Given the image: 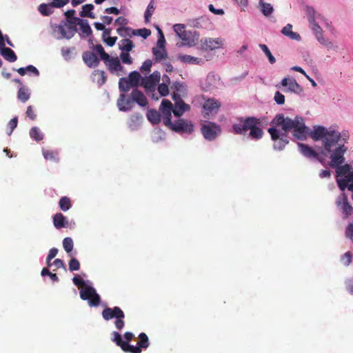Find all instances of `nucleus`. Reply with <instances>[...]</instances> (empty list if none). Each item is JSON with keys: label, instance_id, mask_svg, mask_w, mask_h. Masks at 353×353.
<instances>
[{"label": "nucleus", "instance_id": "6e6d98bb", "mask_svg": "<svg viewBox=\"0 0 353 353\" xmlns=\"http://www.w3.org/2000/svg\"><path fill=\"white\" fill-rule=\"evenodd\" d=\"M353 254L351 252H347L344 254V255L341 257V261L345 265H348L352 261Z\"/></svg>", "mask_w": 353, "mask_h": 353}, {"label": "nucleus", "instance_id": "a878e982", "mask_svg": "<svg viewBox=\"0 0 353 353\" xmlns=\"http://www.w3.org/2000/svg\"><path fill=\"white\" fill-rule=\"evenodd\" d=\"M259 8L262 14L266 17H269L274 12L272 4L265 2L263 0L259 1Z\"/></svg>", "mask_w": 353, "mask_h": 353}, {"label": "nucleus", "instance_id": "7ed1b4c3", "mask_svg": "<svg viewBox=\"0 0 353 353\" xmlns=\"http://www.w3.org/2000/svg\"><path fill=\"white\" fill-rule=\"evenodd\" d=\"M172 103L168 99H163L159 108L161 113L164 117V124L171 130L177 132L191 133L194 130V125L183 119L176 122L171 121Z\"/></svg>", "mask_w": 353, "mask_h": 353}, {"label": "nucleus", "instance_id": "c756f323", "mask_svg": "<svg viewBox=\"0 0 353 353\" xmlns=\"http://www.w3.org/2000/svg\"><path fill=\"white\" fill-rule=\"evenodd\" d=\"M79 26H80L79 34L81 37H87L92 33L91 28L87 20H83Z\"/></svg>", "mask_w": 353, "mask_h": 353}, {"label": "nucleus", "instance_id": "79ce46f5", "mask_svg": "<svg viewBox=\"0 0 353 353\" xmlns=\"http://www.w3.org/2000/svg\"><path fill=\"white\" fill-rule=\"evenodd\" d=\"M42 153L43 157L46 160H51L55 162H57L59 161L57 152L43 150Z\"/></svg>", "mask_w": 353, "mask_h": 353}, {"label": "nucleus", "instance_id": "f704fd0d", "mask_svg": "<svg viewBox=\"0 0 353 353\" xmlns=\"http://www.w3.org/2000/svg\"><path fill=\"white\" fill-rule=\"evenodd\" d=\"M132 41L128 39H122L119 43V49L122 52H129L134 48Z\"/></svg>", "mask_w": 353, "mask_h": 353}, {"label": "nucleus", "instance_id": "412c9836", "mask_svg": "<svg viewBox=\"0 0 353 353\" xmlns=\"http://www.w3.org/2000/svg\"><path fill=\"white\" fill-rule=\"evenodd\" d=\"M83 59L85 64L90 68H94L98 65L99 59L94 52H86L83 54Z\"/></svg>", "mask_w": 353, "mask_h": 353}, {"label": "nucleus", "instance_id": "0eeeda50", "mask_svg": "<svg viewBox=\"0 0 353 353\" xmlns=\"http://www.w3.org/2000/svg\"><path fill=\"white\" fill-rule=\"evenodd\" d=\"M225 46V40L221 37H204L200 41V48L205 51H213L222 49Z\"/></svg>", "mask_w": 353, "mask_h": 353}, {"label": "nucleus", "instance_id": "4c0bfd02", "mask_svg": "<svg viewBox=\"0 0 353 353\" xmlns=\"http://www.w3.org/2000/svg\"><path fill=\"white\" fill-rule=\"evenodd\" d=\"M319 42L325 46L328 50H336L338 49V46L334 42L330 41L325 37L321 38V40H319Z\"/></svg>", "mask_w": 353, "mask_h": 353}, {"label": "nucleus", "instance_id": "20e7f679", "mask_svg": "<svg viewBox=\"0 0 353 353\" xmlns=\"http://www.w3.org/2000/svg\"><path fill=\"white\" fill-rule=\"evenodd\" d=\"M74 284L81 288L80 297L83 300H87L90 307H96L99 305L100 296L90 281H83L79 276H75L72 279Z\"/></svg>", "mask_w": 353, "mask_h": 353}, {"label": "nucleus", "instance_id": "f8f14e48", "mask_svg": "<svg viewBox=\"0 0 353 353\" xmlns=\"http://www.w3.org/2000/svg\"><path fill=\"white\" fill-rule=\"evenodd\" d=\"M221 106L220 102L215 99H208L205 100L203 105V113L204 117L213 116L218 112Z\"/></svg>", "mask_w": 353, "mask_h": 353}, {"label": "nucleus", "instance_id": "052dcab7", "mask_svg": "<svg viewBox=\"0 0 353 353\" xmlns=\"http://www.w3.org/2000/svg\"><path fill=\"white\" fill-rule=\"evenodd\" d=\"M135 32H136L135 35H139V36L143 37V39H146L151 34V31L147 28H142V29L137 30H135Z\"/></svg>", "mask_w": 353, "mask_h": 353}, {"label": "nucleus", "instance_id": "423d86ee", "mask_svg": "<svg viewBox=\"0 0 353 353\" xmlns=\"http://www.w3.org/2000/svg\"><path fill=\"white\" fill-rule=\"evenodd\" d=\"M76 32V27L65 21H61L58 26L53 28L54 36L57 39H70Z\"/></svg>", "mask_w": 353, "mask_h": 353}, {"label": "nucleus", "instance_id": "f257e3e1", "mask_svg": "<svg viewBox=\"0 0 353 353\" xmlns=\"http://www.w3.org/2000/svg\"><path fill=\"white\" fill-rule=\"evenodd\" d=\"M309 134L314 141H321V150L316 152L307 145L299 143V152L308 159L317 160L323 165L327 163L335 168L336 183L340 190L344 191L348 186L352 190L353 185L349 183H353V162L342 165L347 150L345 143L350 138L348 131L339 132L332 126L327 128L323 125H314Z\"/></svg>", "mask_w": 353, "mask_h": 353}, {"label": "nucleus", "instance_id": "a19ab883", "mask_svg": "<svg viewBox=\"0 0 353 353\" xmlns=\"http://www.w3.org/2000/svg\"><path fill=\"white\" fill-rule=\"evenodd\" d=\"M141 117L139 114H133L131 116L129 121V127L132 130H136L139 128L141 123Z\"/></svg>", "mask_w": 353, "mask_h": 353}, {"label": "nucleus", "instance_id": "e433bc0d", "mask_svg": "<svg viewBox=\"0 0 353 353\" xmlns=\"http://www.w3.org/2000/svg\"><path fill=\"white\" fill-rule=\"evenodd\" d=\"M52 4L41 3L39 6V12L43 16H48L52 13Z\"/></svg>", "mask_w": 353, "mask_h": 353}, {"label": "nucleus", "instance_id": "4d7b16f0", "mask_svg": "<svg viewBox=\"0 0 353 353\" xmlns=\"http://www.w3.org/2000/svg\"><path fill=\"white\" fill-rule=\"evenodd\" d=\"M74 48H63L61 50V55L65 60L70 59L72 58V52Z\"/></svg>", "mask_w": 353, "mask_h": 353}, {"label": "nucleus", "instance_id": "a18cd8bd", "mask_svg": "<svg viewBox=\"0 0 353 353\" xmlns=\"http://www.w3.org/2000/svg\"><path fill=\"white\" fill-rule=\"evenodd\" d=\"M259 48L262 50V51L267 56L270 63L271 64H274L276 62V59L272 54V53H271L270 50H269V48H268V46L265 44H259Z\"/></svg>", "mask_w": 353, "mask_h": 353}, {"label": "nucleus", "instance_id": "7c9ffc66", "mask_svg": "<svg viewBox=\"0 0 353 353\" xmlns=\"http://www.w3.org/2000/svg\"><path fill=\"white\" fill-rule=\"evenodd\" d=\"M147 118L152 124H158L161 121V114L155 110H149Z\"/></svg>", "mask_w": 353, "mask_h": 353}, {"label": "nucleus", "instance_id": "603ef678", "mask_svg": "<svg viewBox=\"0 0 353 353\" xmlns=\"http://www.w3.org/2000/svg\"><path fill=\"white\" fill-rule=\"evenodd\" d=\"M158 92L161 97H165L169 94V85L160 83L158 86Z\"/></svg>", "mask_w": 353, "mask_h": 353}, {"label": "nucleus", "instance_id": "bf43d9fd", "mask_svg": "<svg viewBox=\"0 0 353 353\" xmlns=\"http://www.w3.org/2000/svg\"><path fill=\"white\" fill-rule=\"evenodd\" d=\"M159 39H158V41L157 42V46H156V48H165V37L163 36V34L162 32V31L159 29Z\"/></svg>", "mask_w": 353, "mask_h": 353}, {"label": "nucleus", "instance_id": "774afa93", "mask_svg": "<svg viewBox=\"0 0 353 353\" xmlns=\"http://www.w3.org/2000/svg\"><path fill=\"white\" fill-rule=\"evenodd\" d=\"M345 235L350 239H353V223L349 224L345 230Z\"/></svg>", "mask_w": 353, "mask_h": 353}, {"label": "nucleus", "instance_id": "58836bf2", "mask_svg": "<svg viewBox=\"0 0 353 353\" xmlns=\"http://www.w3.org/2000/svg\"><path fill=\"white\" fill-rule=\"evenodd\" d=\"M155 10L154 7V3L153 0H151L149 4L148 5V7L146 8V10L144 14V18L145 21L146 23L149 22L150 21L151 17Z\"/></svg>", "mask_w": 353, "mask_h": 353}, {"label": "nucleus", "instance_id": "09e8293b", "mask_svg": "<svg viewBox=\"0 0 353 353\" xmlns=\"http://www.w3.org/2000/svg\"><path fill=\"white\" fill-rule=\"evenodd\" d=\"M205 19V17H201L199 18L189 20L188 23L191 27L199 28L202 27V23L204 22Z\"/></svg>", "mask_w": 353, "mask_h": 353}, {"label": "nucleus", "instance_id": "2f4dec72", "mask_svg": "<svg viewBox=\"0 0 353 353\" xmlns=\"http://www.w3.org/2000/svg\"><path fill=\"white\" fill-rule=\"evenodd\" d=\"M94 9V6L92 4H85L82 6V10L80 12V16L82 17H89L91 19H94L95 15L92 12Z\"/></svg>", "mask_w": 353, "mask_h": 353}, {"label": "nucleus", "instance_id": "c85d7f7f", "mask_svg": "<svg viewBox=\"0 0 353 353\" xmlns=\"http://www.w3.org/2000/svg\"><path fill=\"white\" fill-rule=\"evenodd\" d=\"M18 99L23 103L27 101L30 97V90L26 86H21L19 88L17 94Z\"/></svg>", "mask_w": 353, "mask_h": 353}, {"label": "nucleus", "instance_id": "69168bd1", "mask_svg": "<svg viewBox=\"0 0 353 353\" xmlns=\"http://www.w3.org/2000/svg\"><path fill=\"white\" fill-rule=\"evenodd\" d=\"M163 132L159 130V129H157L154 131L153 132V137H152V139L154 141H159V140L162 139H163Z\"/></svg>", "mask_w": 353, "mask_h": 353}, {"label": "nucleus", "instance_id": "aec40b11", "mask_svg": "<svg viewBox=\"0 0 353 353\" xmlns=\"http://www.w3.org/2000/svg\"><path fill=\"white\" fill-rule=\"evenodd\" d=\"M120 111L126 112L132 109L133 105L132 99H126L125 94H121L117 103Z\"/></svg>", "mask_w": 353, "mask_h": 353}, {"label": "nucleus", "instance_id": "3c124183", "mask_svg": "<svg viewBox=\"0 0 353 353\" xmlns=\"http://www.w3.org/2000/svg\"><path fill=\"white\" fill-rule=\"evenodd\" d=\"M94 52L96 53V54H98L100 55L101 57V59L102 60L103 59H108V54H107L105 51H104V49L103 48V46L101 45H97L94 48Z\"/></svg>", "mask_w": 353, "mask_h": 353}, {"label": "nucleus", "instance_id": "ea45409f", "mask_svg": "<svg viewBox=\"0 0 353 353\" xmlns=\"http://www.w3.org/2000/svg\"><path fill=\"white\" fill-rule=\"evenodd\" d=\"M310 28L312 30L316 40L319 41L321 38L324 37L323 35L322 28H321V24L319 23H310Z\"/></svg>", "mask_w": 353, "mask_h": 353}, {"label": "nucleus", "instance_id": "c03bdc74", "mask_svg": "<svg viewBox=\"0 0 353 353\" xmlns=\"http://www.w3.org/2000/svg\"><path fill=\"white\" fill-rule=\"evenodd\" d=\"M132 87L128 78H121L119 81V88L121 92H128Z\"/></svg>", "mask_w": 353, "mask_h": 353}, {"label": "nucleus", "instance_id": "39448f33", "mask_svg": "<svg viewBox=\"0 0 353 353\" xmlns=\"http://www.w3.org/2000/svg\"><path fill=\"white\" fill-rule=\"evenodd\" d=\"M102 316L105 321L115 318L114 325L116 328L119 330L123 328L125 314L120 307L117 306L113 308L107 307L103 310Z\"/></svg>", "mask_w": 353, "mask_h": 353}, {"label": "nucleus", "instance_id": "1a4fd4ad", "mask_svg": "<svg viewBox=\"0 0 353 353\" xmlns=\"http://www.w3.org/2000/svg\"><path fill=\"white\" fill-rule=\"evenodd\" d=\"M112 341L118 346H120L124 352L131 353H140L141 352V349L139 346L131 345L128 342L122 341L121 336L118 332H112Z\"/></svg>", "mask_w": 353, "mask_h": 353}, {"label": "nucleus", "instance_id": "473e14b6", "mask_svg": "<svg viewBox=\"0 0 353 353\" xmlns=\"http://www.w3.org/2000/svg\"><path fill=\"white\" fill-rule=\"evenodd\" d=\"M132 87H137L141 79V74L137 71L131 72L128 78Z\"/></svg>", "mask_w": 353, "mask_h": 353}, {"label": "nucleus", "instance_id": "0e129e2a", "mask_svg": "<svg viewBox=\"0 0 353 353\" xmlns=\"http://www.w3.org/2000/svg\"><path fill=\"white\" fill-rule=\"evenodd\" d=\"M18 123L17 117H15L12 119L8 123V127L10 129V132H8V134L10 136L12 133L13 130L17 128Z\"/></svg>", "mask_w": 353, "mask_h": 353}, {"label": "nucleus", "instance_id": "a211bd4d", "mask_svg": "<svg viewBox=\"0 0 353 353\" xmlns=\"http://www.w3.org/2000/svg\"><path fill=\"white\" fill-rule=\"evenodd\" d=\"M259 121L257 119L254 118L253 122H252V125L249 128V137L252 139H260L262 138L263 135V132L262 129L259 126Z\"/></svg>", "mask_w": 353, "mask_h": 353}, {"label": "nucleus", "instance_id": "13d9d810", "mask_svg": "<svg viewBox=\"0 0 353 353\" xmlns=\"http://www.w3.org/2000/svg\"><path fill=\"white\" fill-rule=\"evenodd\" d=\"M274 100L278 105H283L285 103V96L279 91H276L274 94Z\"/></svg>", "mask_w": 353, "mask_h": 353}, {"label": "nucleus", "instance_id": "37998d69", "mask_svg": "<svg viewBox=\"0 0 353 353\" xmlns=\"http://www.w3.org/2000/svg\"><path fill=\"white\" fill-rule=\"evenodd\" d=\"M118 34L121 37H126V36H130L131 34H136L135 30H132L130 28L128 27H119L117 30Z\"/></svg>", "mask_w": 353, "mask_h": 353}, {"label": "nucleus", "instance_id": "4468645a", "mask_svg": "<svg viewBox=\"0 0 353 353\" xmlns=\"http://www.w3.org/2000/svg\"><path fill=\"white\" fill-rule=\"evenodd\" d=\"M173 99L175 103L174 106H172V112H173L174 116L179 117L182 116L185 112L190 110L189 105L185 103L177 94H174L173 95Z\"/></svg>", "mask_w": 353, "mask_h": 353}, {"label": "nucleus", "instance_id": "49530a36", "mask_svg": "<svg viewBox=\"0 0 353 353\" xmlns=\"http://www.w3.org/2000/svg\"><path fill=\"white\" fill-rule=\"evenodd\" d=\"M59 208L63 211H67L71 208V203L69 198L63 196L59 200Z\"/></svg>", "mask_w": 353, "mask_h": 353}, {"label": "nucleus", "instance_id": "ddd939ff", "mask_svg": "<svg viewBox=\"0 0 353 353\" xmlns=\"http://www.w3.org/2000/svg\"><path fill=\"white\" fill-rule=\"evenodd\" d=\"M307 14L310 23H319L326 27L330 26L329 21L312 8H307Z\"/></svg>", "mask_w": 353, "mask_h": 353}, {"label": "nucleus", "instance_id": "338daca9", "mask_svg": "<svg viewBox=\"0 0 353 353\" xmlns=\"http://www.w3.org/2000/svg\"><path fill=\"white\" fill-rule=\"evenodd\" d=\"M70 0H53L52 4L54 8H61L68 3Z\"/></svg>", "mask_w": 353, "mask_h": 353}, {"label": "nucleus", "instance_id": "8fccbe9b", "mask_svg": "<svg viewBox=\"0 0 353 353\" xmlns=\"http://www.w3.org/2000/svg\"><path fill=\"white\" fill-rule=\"evenodd\" d=\"M139 342L138 343V345L140 348H147L149 346V341L148 337L145 333H141L139 336Z\"/></svg>", "mask_w": 353, "mask_h": 353}, {"label": "nucleus", "instance_id": "2eb2a0df", "mask_svg": "<svg viewBox=\"0 0 353 353\" xmlns=\"http://www.w3.org/2000/svg\"><path fill=\"white\" fill-rule=\"evenodd\" d=\"M108 66V70L112 73H114L117 75H121V72L123 70V67L121 65L120 61L118 57H110L108 55V59L103 60Z\"/></svg>", "mask_w": 353, "mask_h": 353}, {"label": "nucleus", "instance_id": "c9c22d12", "mask_svg": "<svg viewBox=\"0 0 353 353\" xmlns=\"http://www.w3.org/2000/svg\"><path fill=\"white\" fill-rule=\"evenodd\" d=\"M29 134L31 139L36 141H41L43 139V134L38 127H32Z\"/></svg>", "mask_w": 353, "mask_h": 353}, {"label": "nucleus", "instance_id": "de8ad7c7", "mask_svg": "<svg viewBox=\"0 0 353 353\" xmlns=\"http://www.w3.org/2000/svg\"><path fill=\"white\" fill-rule=\"evenodd\" d=\"M73 241L70 237H65L63 241V247L67 253L72 252L73 249Z\"/></svg>", "mask_w": 353, "mask_h": 353}, {"label": "nucleus", "instance_id": "9d476101", "mask_svg": "<svg viewBox=\"0 0 353 353\" xmlns=\"http://www.w3.org/2000/svg\"><path fill=\"white\" fill-rule=\"evenodd\" d=\"M161 79V74L158 71H154L148 77L142 78L141 84L148 92H154L157 83Z\"/></svg>", "mask_w": 353, "mask_h": 353}, {"label": "nucleus", "instance_id": "72a5a7b5", "mask_svg": "<svg viewBox=\"0 0 353 353\" xmlns=\"http://www.w3.org/2000/svg\"><path fill=\"white\" fill-rule=\"evenodd\" d=\"M92 78L99 85L104 84L106 81V76L105 75V72L102 70H95L92 73Z\"/></svg>", "mask_w": 353, "mask_h": 353}, {"label": "nucleus", "instance_id": "6ab92c4d", "mask_svg": "<svg viewBox=\"0 0 353 353\" xmlns=\"http://www.w3.org/2000/svg\"><path fill=\"white\" fill-rule=\"evenodd\" d=\"M177 59L183 63L190 65H201L205 63V60L202 58L196 57L188 54H178Z\"/></svg>", "mask_w": 353, "mask_h": 353}, {"label": "nucleus", "instance_id": "864d4df0", "mask_svg": "<svg viewBox=\"0 0 353 353\" xmlns=\"http://www.w3.org/2000/svg\"><path fill=\"white\" fill-rule=\"evenodd\" d=\"M120 58H121V61L123 63L128 64V65L132 63V59L130 57V54L127 52H122L120 54Z\"/></svg>", "mask_w": 353, "mask_h": 353}, {"label": "nucleus", "instance_id": "f03ea898", "mask_svg": "<svg viewBox=\"0 0 353 353\" xmlns=\"http://www.w3.org/2000/svg\"><path fill=\"white\" fill-rule=\"evenodd\" d=\"M273 127L268 129V132L274 141L273 148L276 150H282L288 143V132L292 131L293 137L304 141L309 135V128L305 125L303 117L296 116L294 119L285 117L283 114H277L272 121Z\"/></svg>", "mask_w": 353, "mask_h": 353}, {"label": "nucleus", "instance_id": "5701e85b", "mask_svg": "<svg viewBox=\"0 0 353 353\" xmlns=\"http://www.w3.org/2000/svg\"><path fill=\"white\" fill-rule=\"evenodd\" d=\"M53 223L56 228H65L68 225V219L61 213H57L53 218Z\"/></svg>", "mask_w": 353, "mask_h": 353}, {"label": "nucleus", "instance_id": "cd10ccee", "mask_svg": "<svg viewBox=\"0 0 353 353\" xmlns=\"http://www.w3.org/2000/svg\"><path fill=\"white\" fill-rule=\"evenodd\" d=\"M0 54L2 55L5 59L9 62H14L17 59V57L14 52L9 48H5L0 51Z\"/></svg>", "mask_w": 353, "mask_h": 353}, {"label": "nucleus", "instance_id": "e2e57ef3", "mask_svg": "<svg viewBox=\"0 0 353 353\" xmlns=\"http://www.w3.org/2000/svg\"><path fill=\"white\" fill-rule=\"evenodd\" d=\"M152 65V61L150 59H147L146 61H145L143 63L140 70L143 72H148L150 70Z\"/></svg>", "mask_w": 353, "mask_h": 353}, {"label": "nucleus", "instance_id": "bb28decb", "mask_svg": "<svg viewBox=\"0 0 353 353\" xmlns=\"http://www.w3.org/2000/svg\"><path fill=\"white\" fill-rule=\"evenodd\" d=\"M152 53L154 57V59L157 61H161L163 59H165L168 57V52L165 50V48H156L154 47L152 48Z\"/></svg>", "mask_w": 353, "mask_h": 353}, {"label": "nucleus", "instance_id": "4be33fe9", "mask_svg": "<svg viewBox=\"0 0 353 353\" xmlns=\"http://www.w3.org/2000/svg\"><path fill=\"white\" fill-rule=\"evenodd\" d=\"M131 97L133 100V103H137L141 107H145L148 105V100L143 92L134 89L131 93Z\"/></svg>", "mask_w": 353, "mask_h": 353}, {"label": "nucleus", "instance_id": "9b49d317", "mask_svg": "<svg viewBox=\"0 0 353 353\" xmlns=\"http://www.w3.org/2000/svg\"><path fill=\"white\" fill-rule=\"evenodd\" d=\"M281 86L286 87L285 92H293L300 94L303 92V88L298 83L293 77H285L281 81Z\"/></svg>", "mask_w": 353, "mask_h": 353}, {"label": "nucleus", "instance_id": "393cba45", "mask_svg": "<svg viewBox=\"0 0 353 353\" xmlns=\"http://www.w3.org/2000/svg\"><path fill=\"white\" fill-rule=\"evenodd\" d=\"M292 30V26L288 23L281 30V33L292 40L300 41V35L297 32H293Z\"/></svg>", "mask_w": 353, "mask_h": 353}, {"label": "nucleus", "instance_id": "6e6552de", "mask_svg": "<svg viewBox=\"0 0 353 353\" xmlns=\"http://www.w3.org/2000/svg\"><path fill=\"white\" fill-rule=\"evenodd\" d=\"M201 133L208 141L214 140L221 132V127L215 123L206 122L201 125Z\"/></svg>", "mask_w": 353, "mask_h": 353}, {"label": "nucleus", "instance_id": "dca6fc26", "mask_svg": "<svg viewBox=\"0 0 353 353\" xmlns=\"http://www.w3.org/2000/svg\"><path fill=\"white\" fill-rule=\"evenodd\" d=\"M254 117H248L244 120L241 119L239 123L232 125L233 131L237 134H245L253 122Z\"/></svg>", "mask_w": 353, "mask_h": 353}, {"label": "nucleus", "instance_id": "5fc2aeb1", "mask_svg": "<svg viewBox=\"0 0 353 353\" xmlns=\"http://www.w3.org/2000/svg\"><path fill=\"white\" fill-rule=\"evenodd\" d=\"M80 268V263L75 258H72L69 262V270L70 271H77Z\"/></svg>", "mask_w": 353, "mask_h": 353}, {"label": "nucleus", "instance_id": "b1692460", "mask_svg": "<svg viewBox=\"0 0 353 353\" xmlns=\"http://www.w3.org/2000/svg\"><path fill=\"white\" fill-rule=\"evenodd\" d=\"M16 70L21 76H24L25 74H32L35 77H38L39 75L38 69L32 65H29L25 68H19Z\"/></svg>", "mask_w": 353, "mask_h": 353}, {"label": "nucleus", "instance_id": "680f3d73", "mask_svg": "<svg viewBox=\"0 0 353 353\" xmlns=\"http://www.w3.org/2000/svg\"><path fill=\"white\" fill-rule=\"evenodd\" d=\"M173 29H174V32L176 34V35L179 37L180 35H181L183 32H185V26L183 24H181V23L175 24L173 26Z\"/></svg>", "mask_w": 353, "mask_h": 353}, {"label": "nucleus", "instance_id": "f3484780", "mask_svg": "<svg viewBox=\"0 0 353 353\" xmlns=\"http://www.w3.org/2000/svg\"><path fill=\"white\" fill-rule=\"evenodd\" d=\"M337 208L346 216L351 214L352 206L347 201V197L344 193H341L336 201Z\"/></svg>", "mask_w": 353, "mask_h": 353}]
</instances>
